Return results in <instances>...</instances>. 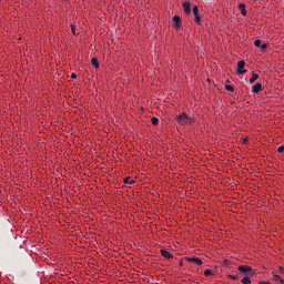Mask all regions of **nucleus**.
<instances>
[{"label":"nucleus","mask_w":284,"mask_h":284,"mask_svg":"<svg viewBox=\"0 0 284 284\" xmlns=\"http://www.w3.org/2000/svg\"><path fill=\"white\" fill-rule=\"evenodd\" d=\"M175 121L176 123H179V125H192V123H194V118L187 115V113L182 112L181 114L175 116Z\"/></svg>","instance_id":"f257e3e1"},{"label":"nucleus","mask_w":284,"mask_h":284,"mask_svg":"<svg viewBox=\"0 0 284 284\" xmlns=\"http://www.w3.org/2000/svg\"><path fill=\"white\" fill-rule=\"evenodd\" d=\"M237 271L241 273V274H244V276H253V274H251L252 272V266H248V265H241L237 267Z\"/></svg>","instance_id":"f03ea898"},{"label":"nucleus","mask_w":284,"mask_h":284,"mask_svg":"<svg viewBox=\"0 0 284 284\" xmlns=\"http://www.w3.org/2000/svg\"><path fill=\"white\" fill-rule=\"evenodd\" d=\"M245 61L241 60L237 62V74H245Z\"/></svg>","instance_id":"7ed1b4c3"},{"label":"nucleus","mask_w":284,"mask_h":284,"mask_svg":"<svg viewBox=\"0 0 284 284\" xmlns=\"http://www.w3.org/2000/svg\"><path fill=\"white\" fill-rule=\"evenodd\" d=\"M193 14L197 26H201V14H199V7H193Z\"/></svg>","instance_id":"20e7f679"},{"label":"nucleus","mask_w":284,"mask_h":284,"mask_svg":"<svg viewBox=\"0 0 284 284\" xmlns=\"http://www.w3.org/2000/svg\"><path fill=\"white\" fill-rule=\"evenodd\" d=\"M187 263H194L195 265H203V261L199 257H186Z\"/></svg>","instance_id":"39448f33"},{"label":"nucleus","mask_w":284,"mask_h":284,"mask_svg":"<svg viewBox=\"0 0 284 284\" xmlns=\"http://www.w3.org/2000/svg\"><path fill=\"white\" fill-rule=\"evenodd\" d=\"M173 21H174L173 28H176V29L181 28V17L174 16Z\"/></svg>","instance_id":"423d86ee"},{"label":"nucleus","mask_w":284,"mask_h":284,"mask_svg":"<svg viewBox=\"0 0 284 284\" xmlns=\"http://www.w3.org/2000/svg\"><path fill=\"white\" fill-rule=\"evenodd\" d=\"M161 254L164 258H168V261H170L171 258H174V255H172L170 252L165 250H161Z\"/></svg>","instance_id":"0eeeda50"},{"label":"nucleus","mask_w":284,"mask_h":284,"mask_svg":"<svg viewBox=\"0 0 284 284\" xmlns=\"http://www.w3.org/2000/svg\"><path fill=\"white\" fill-rule=\"evenodd\" d=\"M183 9L186 14H190L192 12V7L190 6L189 2L183 3Z\"/></svg>","instance_id":"6e6552de"},{"label":"nucleus","mask_w":284,"mask_h":284,"mask_svg":"<svg viewBox=\"0 0 284 284\" xmlns=\"http://www.w3.org/2000/svg\"><path fill=\"white\" fill-rule=\"evenodd\" d=\"M261 90H263V85L261 83H257L253 87L254 94H258V92H261Z\"/></svg>","instance_id":"1a4fd4ad"},{"label":"nucleus","mask_w":284,"mask_h":284,"mask_svg":"<svg viewBox=\"0 0 284 284\" xmlns=\"http://www.w3.org/2000/svg\"><path fill=\"white\" fill-rule=\"evenodd\" d=\"M273 281L277 284H284L283 278H281V276L276 274L273 275Z\"/></svg>","instance_id":"9d476101"},{"label":"nucleus","mask_w":284,"mask_h":284,"mask_svg":"<svg viewBox=\"0 0 284 284\" xmlns=\"http://www.w3.org/2000/svg\"><path fill=\"white\" fill-rule=\"evenodd\" d=\"M239 9L241 10V14H242L243 17H245V16L247 14V10H245V4H244V3H241V4L239 6Z\"/></svg>","instance_id":"9b49d317"},{"label":"nucleus","mask_w":284,"mask_h":284,"mask_svg":"<svg viewBox=\"0 0 284 284\" xmlns=\"http://www.w3.org/2000/svg\"><path fill=\"white\" fill-rule=\"evenodd\" d=\"M91 65L98 70L99 68V60L97 58L91 59Z\"/></svg>","instance_id":"f8f14e48"},{"label":"nucleus","mask_w":284,"mask_h":284,"mask_svg":"<svg viewBox=\"0 0 284 284\" xmlns=\"http://www.w3.org/2000/svg\"><path fill=\"white\" fill-rule=\"evenodd\" d=\"M242 283L243 284H251L252 283V280H250V276H246L242 278Z\"/></svg>","instance_id":"ddd939ff"},{"label":"nucleus","mask_w":284,"mask_h":284,"mask_svg":"<svg viewBox=\"0 0 284 284\" xmlns=\"http://www.w3.org/2000/svg\"><path fill=\"white\" fill-rule=\"evenodd\" d=\"M258 79V74L253 73L252 78L250 79V83H254Z\"/></svg>","instance_id":"4468645a"},{"label":"nucleus","mask_w":284,"mask_h":284,"mask_svg":"<svg viewBox=\"0 0 284 284\" xmlns=\"http://www.w3.org/2000/svg\"><path fill=\"white\" fill-rule=\"evenodd\" d=\"M124 183L129 184V185H134V180H132L131 178H126L124 180Z\"/></svg>","instance_id":"2eb2a0df"},{"label":"nucleus","mask_w":284,"mask_h":284,"mask_svg":"<svg viewBox=\"0 0 284 284\" xmlns=\"http://www.w3.org/2000/svg\"><path fill=\"white\" fill-rule=\"evenodd\" d=\"M151 123H152L153 125H159V118L153 116V118L151 119Z\"/></svg>","instance_id":"dca6fc26"},{"label":"nucleus","mask_w":284,"mask_h":284,"mask_svg":"<svg viewBox=\"0 0 284 284\" xmlns=\"http://www.w3.org/2000/svg\"><path fill=\"white\" fill-rule=\"evenodd\" d=\"M262 44H263V41H261V40H255L254 41L255 48H261Z\"/></svg>","instance_id":"f3484780"},{"label":"nucleus","mask_w":284,"mask_h":284,"mask_svg":"<svg viewBox=\"0 0 284 284\" xmlns=\"http://www.w3.org/2000/svg\"><path fill=\"white\" fill-rule=\"evenodd\" d=\"M225 90H226L227 92H234V87H232V85H230V84H226V85H225Z\"/></svg>","instance_id":"a211bd4d"},{"label":"nucleus","mask_w":284,"mask_h":284,"mask_svg":"<svg viewBox=\"0 0 284 284\" xmlns=\"http://www.w3.org/2000/svg\"><path fill=\"white\" fill-rule=\"evenodd\" d=\"M260 48L263 52H265V50H267V48H268V44L267 43H262Z\"/></svg>","instance_id":"6ab92c4d"},{"label":"nucleus","mask_w":284,"mask_h":284,"mask_svg":"<svg viewBox=\"0 0 284 284\" xmlns=\"http://www.w3.org/2000/svg\"><path fill=\"white\" fill-rule=\"evenodd\" d=\"M71 31H72V34L77 37V27H74V24H71Z\"/></svg>","instance_id":"aec40b11"},{"label":"nucleus","mask_w":284,"mask_h":284,"mask_svg":"<svg viewBox=\"0 0 284 284\" xmlns=\"http://www.w3.org/2000/svg\"><path fill=\"white\" fill-rule=\"evenodd\" d=\"M229 278H231V281H239V275H229Z\"/></svg>","instance_id":"412c9836"},{"label":"nucleus","mask_w":284,"mask_h":284,"mask_svg":"<svg viewBox=\"0 0 284 284\" xmlns=\"http://www.w3.org/2000/svg\"><path fill=\"white\" fill-rule=\"evenodd\" d=\"M204 276H212V271L211 270H205L204 271Z\"/></svg>","instance_id":"4be33fe9"},{"label":"nucleus","mask_w":284,"mask_h":284,"mask_svg":"<svg viewBox=\"0 0 284 284\" xmlns=\"http://www.w3.org/2000/svg\"><path fill=\"white\" fill-rule=\"evenodd\" d=\"M277 152H280V154H283V152H284V144L277 148Z\"/></svg>","instance_id":"5701e85b"},{"label":"nucleus","mask_w":284,"mask_h":284,"mask_svg":"<svg viewBox=\"0 0 284 284\" xmlns=\"http://www.w3.org/2000/svg\"><path fill=\"white\" fill-rule=\"evenodd\" d=\"M258 284H272V283L265 282V281H260Z\"/></svg>","instance_id":"b1692460"},{"label":"nucleus","mask_w":284,"mask_h":284,"mask_svg":"<svg viewBox=\"0 0 284 284\" xmlns=\"http://www.w3.org/2000/svg\"><path fill=\"white\" fill-rule=\"evenodd\" d=\"M71 79H77V75L74 73H72Z\"/></svg>","instance_id":"393cba45"},{"label":"nucleus","mask_w":284,"mask_h":284,"mask_svg":"<svg viewBox=\"0 0 284 284\" xmlns=\"http://www.w3.org/2000/svg\"><path fill=\"white\" fill-rule=\"evenodd\" d=\"M280 270H281V273L284 274V268H283V267H280Z\"/></svg>","instance_id":"a878e982"},{"label":"nucleus","mask_w":284,"mask_h":284,"mask_svg":"<svg viewBox=\"0 0 284 284\" xmlns=\"http://www.w3.org/2000/svg\"><path fill=\"white\" fill-rule=\"evenodd\" d=\"M247 139L244 140V143H246Z\"/></svg>","instance_id":"bb28decb"}]
</instances>
